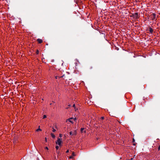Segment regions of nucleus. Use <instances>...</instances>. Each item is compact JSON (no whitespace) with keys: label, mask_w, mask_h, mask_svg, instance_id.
<instances>
[{"label":"nucleus","mask_w":160,"mask_h":160,"mask_svg":"<svg viewBox=\"0 0 160 160\" xmlns=\"http://www.w3.org/2000/svg\"><path fill=\"white\" fill-rule=\"evenodd\" d=\"M130 17H132L135 19H138L139 17L138 12H135L132 14V15L130 16Z\"/></svg>","instance_id":"obj_1"},{"label":"nucleus","mask_w":160,"mask_h":160,"mask_svg":"<svg viewBox=\"0 0 160 160\" xmlns=\"http://www.w3.org/2000/svg\"><path fill=\"white\" fill-rule=\"evenodd\" d=\"M62 138H58L57 141L56 142V144H58L60 146H61L62 145L61 143L62 142Z\"/></svg>","instance_id":"obj_2"},{"label":"nucleus","mask_w":160,"mask_h":160,"mask_svg":"<svg viewBox=\"0 0 160 160\" xmlns=\"http://www.w3.org/2000/svg\"><path fill=\"white\" fill-rule=\"evenodd\" d=\"M70 135H71V137L72 136H75L77 134V132L76 130H74L73 132H69Z\"/></svg>","instance_id":"obj_3"},{"label":"nucleus","mask_w":160,"mask_h":160,"mask_svg":"<svg viewBox=\"0 0 160 160\" xmlns=\"http://www.w3.org/2000/svg\"><path fill=\"white\" fill-rule=\"evenodd\" d=\"M151 18L152 20H154L155 19L156 17V14L154 13H153L151 15Z\"/></svg>","instance_id":"obj_4"},{"label":"nucleus","mask_w":160,"mask_h":160,"mask_svg":"<svg viewBox=\"0 0 160 160\" xmlns=\"http://www.w3.org/2000/svg\"><path fill=\"white\" fill-rule=\"evenodd\" d=\"M58 76H57L56 77V78L57 79H58ZM64 77V78H66L67 79H68V77L67 76L66 77V76H65V74H63L62 76H61L60 77H58V78H63Z\"/></svg>","instance_id":"obj_5"},{"label":"nucleus","mask_w":160,"mask_h":160,"mask_svg":"<svg viewBox=\"0 0 160 160\" xmlns=\"http://www.w3.org/2000/svg\"><path fill=\"white\" fill-rule=\"evenodd\" d=\"M149 31L150 32V33L152 34L153 32V29L150 27H149Z\"/></svg>","instance_id":"obj_6"},{"label":"nucleus","mask_w":160,"mask_h":160,"mask_svg":"<svg viewBox=\"0 0 160 160\" xmlns=\"http://www.w3.org/2000/svg\"><path fill=\"white\" fill-rule=\"evenodd\" d=\"M73 119V118H70L66 120V122H67L68 121L69 122H71L72 123H73L72 121L71 120V119Z\"/></svg>","instance_id":"obj_7"},{"label":"nucleus","mask_w":160,"mask_h":160,"mask_svg":"<svg viewBox=\"0 0 160 160\" xmlns=\"http://www.w3.org/2000/svg\"><path fill=\"white\" fill-rule=\"evenodd\" d=\"M37 41L39 43H41L42 42V40L39 38L37 39Z\"/></svg>","instance_id":"obj_8"},{"label":"nucleus","mask_w":160,"mask_h":160,"mask_svg":"<svg viewBox=\"0 0 160 160\" xmlns=\"http://www.w3.org/2000/svg\"><path fill=\"white\" fill-rule=\"evenodd\" d=\"M51 135L53 138H55V135L53 133H51Z\"/></svg>","instance_id":"obj_9"},{"label":"nucleus","mask_w":160,"mask_h":160,"mask_svg":"<svg viewBox=\"0 0 160 160\" xmlns=\"http://www.w3.org/2000/svg\"><path fill=\"white\" fill-rule=\"evenodd\" d=\"M46 117H47L46 115H44L43 116V119H44V118H46Z\"/></svg>","instance_id":"obj_10"},{"label":"nucleus","mask_w":160,"mask_h":160,"mask_svg":"<svg viewBox=\"0 0 160 160\" xmlns=\"http://www.w3.org/2000/svg\"><path fill=\"white\" fill-rule=\"evenodd\" d=\"M42 130L40 129V128H39L37 130H36V131H37V132H38L39 131H41Z\"/></svg>","instance_id":"obj_11"},{"label":"nucleus","mask_w":160,"mask_h":160,"mask_svg":"<svg viewBox=\"0 0 160 160\" xmlns=\"http://www.w3.org/2000/svg\"><path fill=\"white\" fill-rule=\"evenodd\" d=\"M56 149L57 150H58L59 148V146H57L56 147H55Z\"/></svg>","instance_id":"obj_12"},{"label":"nucleus","mask_w":160,"mask_h":160,"mask_svg":"<svg viewBox=\"0 0 160 160\" xmlns=\"http://www.w3.org/2000/svg\"><path fill=\"white\" fill-rule=\"evenodd\" d=\"M84 129V128H81V132H83V130Z\"/></svg>","instance_id":"obj_13"},{"label":"nucleus","mask_w":160,"mask_h":160,"mask_svg":"<svg viewBox=\"0 0 160 160\" xmlns=\"http://www.w3.org/2000/svg\"><path fill=\"white\" fill-rule=\"evenodd\" d=\"M36 54H38V53H39V51H38V50H37V51H36Z\"/></svg>","instance_id":"obj_14"},{"label":"nucleus","mask_w":160,"mask_h":160,"mask_svg":"<svg viewBox=\"0 0 160 160\" xmlns=\"http://www.w3.org/2000/svg\"><path fill=\"white\" fill-rule=\"evenodd\" d=\"M52 129H53V130H52L53 132H54L56 131V130L55 129H54L53 128H52Z\"/></svg>","instance_id":"obj_15"},{"label":"nucleus","mask_w":160,"mask_h":160,"mask_svg":"<svg viewBox=\"0 0 160 160\" xmlns=\"http://www.w3.org/2000/svg\"><path fill=\"white\" fill-rule=\"evenodd\" d=\"M59 137L60 138H61L62 137V134H60L59 135Z\"/></svg>","instance_id":"obj_16"},{"label":"nucleus","mask_w":160,"mask_h":160,"mask_svg":"<svg viewBox=\"0 0 160 160\" xmlns=\"http://www.w3.org/2000/svg\"><path fill=\"white\" fill-rule=\"evenodd\" d=\"M57 153L58 154H59V152L58 151H57L56 150V151Z\"/></svg>","instance_id":"obj_17"},{"label":"nucleus","mask_w":160,"mask_h":160,"mask_svg":"<svg viewBox=\"0 0 160 160\" xmlns=\"http://www.w3.org/2000/svg\"><path fill=\"white\" fill-rule=\"evenodd\" d=\"M72 158H73V156H70V157H69V158H70V159Z\"/></svg>","instance_id":"obj_18"},{"label":"nucleus","mask_w":160,"mask_h":160,"mask_svg":"<svg viewBox=\"0 0 160 160\" xmlns=\"http://www.w3.org/2000/svg\"><path fill=\"white\" fill-rule=\"evenodd\" d=\"M158 151L160 150V145L159 146L158 148Z\"/></svg>","instance_id":"obj_19"},{"label":"nucleus","mask_w":160,"mask_h":160,"mask_svg":"<svg viewBox=\"0 0 160 160\" xmlns=\"http://www.w3.org/2000/svg\"><path fill=\"white\" fill-rule=\"evenodd\" d=\"M101 119L102 120H103L104 119V117H102L101 118Z\"/></svg>","instance_id":"obj_20"},{"label":"nucleus","mask_w":160,"mask_h":160,"mask_svg":"<svg viewBox=\"0 0 160 160\" xmlns=\"http://www.w3.org/2000/svg\"><path fill=\"white\" fill-rule=\"evenodd\" d=\"M45 149H47V150H48V147H46L45 148Z\"/></svg>","instance_id":"obj_21"},{"label":"nucleus","mask_w":160,"mask_h":160,"mask_svg":"<svg viewBox=\"0 0 160 160\" xmlns=\"http://www.w3.org/2000/svg\"><path fill=\"white\" fill-rule=\"evenodd\" d=\"M72 156H74V155H75V154H74V152H73L72 153Z\"/></svg>","instance_id":"obj_22"},{"label":"nucleus","mask_w":160,"mask_h":160,"mask_svg":"<svg viewBox=\"0 0 160 160\" xmlns=\"http://www.w3.org/2000/svg\"><path fill=\"white\" fill-rule=\"evenodd\" d=\"M69 152V150H67L66 151V153H68Z\"/></svg>","instance_id":"obj_23"},{"label":"nucleus","mask_w":160,"mask_h":160,"mask_svg":"<svg viewBox=\"0 0 160 160\" xmlns=\"http://www.w3.org/2000/svg\"><path fill=\"white\" fill-rule=\"evenodd\" d=\"M72 107H75V104H74L73 105Z\"/></svg>","instance_id":"obj_24"},{"label":"nucleus","mask_w":160,"mask_h":160,"mask_svg":"<svg viewBox=\"0 0 160 160\" xmlns=\"http://www.w3.org/2000/svg\"><path fill=\"white\" fill-rule=\"evenodd\" d=\"M135 142V140L134 138H133V142Z\"/></svg>","instance_id":"obj_25"},{"label":"nucleus","mask_w":160,"mask_h":160,"mask_svg":"<svg viewBox=\"0 0 160 160\" xmlns=\"http://www.w3.org/2000/svg\"><path fill=\"white\" fill-rule=\"evenodd\" d=\"M133 158H131L130 159H129L128 160H132Z\"/></svg>","instance_id":"obj_26"},{"label":"nucleus","mask_w":160,"mask_h":160,"mask_svg":"<svg viewBox=\"0 0 160 160\" xmlns=\"http://www.w3.org/2000/svg\"><path fill=\"white\" fill-rule=\"evenodd\" d=\"M133 145H134V146H135V145H136V143H134L133 144Z\"/></svg>","instance_id":"obj_27"},{"label":"nucleus","mask_w":160,"mask_h":160,"mask_svg":"<svg viewBox=\"0 0 160 160\" xmlns=\"http://www.w3.org/2000/svg\"><path fill=\"white\" fill-rule=\"evenodd\" d=\"M45 139L46 142H47V138H45Z\"/></svg>","instance_id":"obj_28"},{"label":"nucleus","mask_w":160,"mask_h":160,"mask_svg":"<svg viewBox=\"0 0 160 160\" xmlns=\"http://www.w3.org/2000/svg\"><path fill=\"white\" fill-rule=\"evenodd\" d=\"M55 127L56 128H57V126H55Z\"/></svg>","instance_id":"obj_29"},{"label":"nucleus","mask_w":160,"mask_h":160,"mask_svg":"<svg viewBox=\"0 0 160 160\" xmlns=\"http://www.w3.org/2000/svg\"><path fill=\"white\" fill-rule=\"evenodd\" d=\"M67 73H68V74H69V73H68V72H67Z\"/></svg>","instance_id":"obj_30"},{"label":"nucleus","mask_w":160,"mask_h":160,"mask_svg":"<svg viewBox=\"0 0 160 160\" xmlns=\"http://www.w3.org/2000/svg\"><path fill=\"white\" fill-rule=\"evenodd\" d=\"M74 120H76V118H74Z\"/></svg>","instance_id":"obj_31"}]
</instances>
